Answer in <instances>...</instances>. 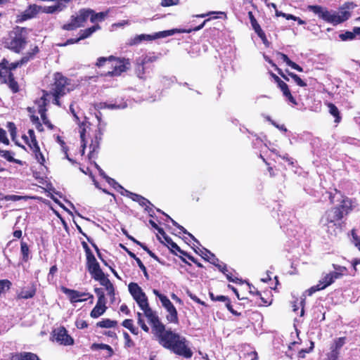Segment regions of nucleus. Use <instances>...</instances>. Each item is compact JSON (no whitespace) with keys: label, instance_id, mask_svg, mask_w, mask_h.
<instances>
[{"label":"nucleus","instance_id":"nucleus-1","mask_svg":"<svg viewBox=\"0 0 360 360\" xmlns=\"http://www.w3.org/2000/svg\"><path fill=\"white\" fill-rule=\"evenodd\" d=\"M134 299L143 311L144 315L151 326L152 333L158 343L176 355L191 359L193 352L188 345V341L185 337L172 331L171 328L166 329L165 325L161 321L156 311L150 307L146 294L143 293V297L139 295Z\"/></svg>","mask_w":360,"mask_h":360},{"label":"nucleus","instance_id":"nucleus-2","mask_svg":"<svg viewBox=\"0 0 360 360\" xmlns=\"http://www.w3.org/2000/svg\"><path fill=\"white\" fill-rule=\"evenodd\" d=\"M327 193L329 202L333 206L324 211L319 224L329 238H336L343 231L347 217L354 210L353 201L337 188Z\"/></svg>","mask_w":360,"mask_h":360},{"label":"nucleus","instance_id":"nucleus-3","mask_svg":"<svg viewBox=\"0 0 360 360\" xmlns=\"http://www.w3.org/2000/svg\"><path fill=\"white\" fill-rule=\"evenodd\" d=\"M98 68H105L106 70L101 75L103 77H119L122 73L126 72L130 66L128 58H118L114 56L109 57H99L96 63Z\"/></svg>","mask_w":360,"mask_h":360},{"label":"nucleus","instance_id":"nucleus-4","mask_svg":"<svg viewBox=\"0 0 360 360\" xmlns=\"http://www.w3.org/2000/svg\"><path fill=\"white\" fill-rule=\"evenodd\" d=\"M70 82L71 79L61 72H58L53 75V81L51 84L50 91H47L48 96L53 97V104L61 106L60 98L72 89L70 87Z\"/></svg>","mask_w":360,"mask_h":360},{"label":"nucleus","instance_id":"nucleus-5","mask_svg":"<svg viewBox=\"0 0 360 360\" xmlns=\"http://www.w3.org/2000/svg\"><path fill=\"white\" fill-rule=\"evenodd\" d=\"M27 32L25 27L16 26L9 34L6 46L15 53H20L27 44Z\"/></svg>","mask_w":360,"mask_h":360},{"label":"nucleus","instance_id":"nucleus-6","mask_svg":"<svg viewBox=\"0 0 360 360\" xmlns=\"http://www.w3.org/2000/svg\"><path fill=\"white\" fill-rule=\"evenodd\" d=\"M91 13V8L80 9L76 15L71 16L70 22L64 24L62 26V29L64 30L72 31L84 26V24L87 21V20L89 18L90 19Z\"/></svg>","mask_w":360,"mask_h":360},{"label":"nucleus","instance_id":"nucleus-7","mask_svg":"<svg viewBox=\"0 0 360 360\" xmlns=\"http://www.w3.org/2000/svg\"><path fill=\"white\" fill-rule=\"evenodd\" d=\"M50 341L63 346H72L75 343L73 338L68 334L67 329L63 326L52 330Z\"/></svg>","mask_w":360,"mask_h":360},{"label":"nucleus","instance_id":"nucleus-8","mask_svg":"<svg viewBox=\"0 0 360 360\" xmlns=\"http://www.w3.org/2000/svg\"><path fill=\"white\" fill-rule=\"evenodd\" d=\"M86 266L91 278L95 281L101 282L107 278V276L101 269L100 264L97 262L94 255L86 257Z\"/></svg>","mask_w":360,"mask_h":360},{"label":"nucleus","instance_id":"nucleus-9","mask_svg":"<svg viewBox=\"0 0 360 360\" xmlns=\"http://www.w3.org/2000/svg\"><path fill=\"white\" fill-rule=\"evenodd\" d=\"M42 96L38 99H37L34 102L38 105V112L41 115V120L43 122V124H45L49 129H53V125L51 122V121L49 120L46 112L47 108L46 106L48 105V94L47 91L42 90Z\"/></svg>","mask_w":360,"mask_h":360},{"label":"nucleus","instance_id":"nucleus-10","mask_svg":"<svg viewBox=\"0 0 360 360\" xmlns=\"http://www.w3.org/2000/svg\"><path fill=\"white\" fill-rule=\"evenodd\" d=\"M307 8L323 20L336 25L335 11H329L327 8L319 5H309Z\"/></svg>","mask_w":360,"mask_h":360},{"label":"nucleus","instance_id":"nucleus-11","mask_svg":"<svg viewBox=\"0 0 360 360\" xmlns=\"http://www.w3.org/2000/svg\"><path fill=\"white\" fill-rule=\"evenodd\" d=\"M0 84H6L13 94L20 91V85L12 72L0 70Z\"/></svg>","mask_w":360,"mask_h":360},{"label":"nucleus","instance_id":"nucleus-12","mask_svg":"<svg viewBox=\"0 0 360 360\" xmlns=\"http://www.w3.org/2000/svg\"><path fill=\"white\" fill-rule=\"evenodd\" d=\"M61 291L65 294L71 303L85 302L87 299L93 300L94 296L89 292H80L62 286Z\"/></svg>","mask_w":360,"mask_h":360},{"label":"nucleus","instance_id":"nucleus-13","mask_svg":"<svg viewBox=\"0 0 360 360\" xmlns=\"http://www.w3.org/2000/svg\"><path fill=\"white\" fill-rule=\"evenodd\" d=\"M269 75L277 84V86L282 91L283 96L285 97L290 103L297 105V102L292 95L288 85L274 72H269Z\"/></svg>","mask_w":360,"mask_h":360},{"label":"nucleus","instance_id":"nucleus-14","mask_svg":"<svg viewBox=\"0 0 360 360\" xmlns=\"http://www.w3.org/2000/svg\"><path fill=\"white\" fill-rule=\"evenodd\" d=\"M161 304L168 313L166 316V319L168 323L179 324V320L177 310L169 299L166 297L161 301Z\"/></svg>","mask_w":360,"mask_h":360},{"label":"nucleus","instance_id":"nucleus-15","mask_svg":"<svg viewBox=\"0 0 360 360\" xmlns=\"http://www.w3.org/2000/svg\"><path fill=\"white\" fill-rule=\"evenodd\" d=\"M210 20V18H207V19L205 20L200 25H199L198 26H196L193 28H189V29H177V28H176V29H172V30H165V31L157 32V33H155L156 39L163 38V37H166L168 36H172L176 33H188V34L192 32L198 31V30L202 29L203 27L205 26V25L206 24V22Z\"/></svg>","mask_w":360,"mask_h":360},{"label":"nucleus","instance_id":"nucleus-16","mask_svg":"<svg viewBox=\"0 0 360 360\" xmlns=\"http://www.w3.org/2000/svg\"><path fill=\"white\" fill-rule=\"evenodd\" d=\"M126 196L130 198L131 200L138 202L141 206H145V210L147 211L150 217H153L154 212L153 210V205L143 196L132 193L127 190H125Z\"/></svg>","mask_w":360,"mask_h":360},{"label":"nucleus","instance_id":"nucleus-17","mask_svg":"<svg viewBox=\"0 0 360 360\" xmlns=\"http://www.w3.org/2000/svg\"><path fill=\"white\" fill-rule=\"evenodd\" d=\"M207 252L212 255L213 260L211 262L212 264H214L215 266L218 268V269L222 272L226 277L229 281L233 282L237 284H241L243 283V280L241 278H238L237 277H234L232 274V273L229 272L227 268L226 264H220L218 263L219 259L216 257V256L212 253L210 250H207Z\"/></svg>","mask_w":360,"mask_h":360},{"label":"nucleus","instance_id":"nucleus-18","mask_svg":"<svg viewBox=\"0 0 360 360\" xmlns=\"http://www.w3.org/2000/svg\"><path fill=\"white\" fill-rule=\"evenodd\" d=\"M354 7H356V4L353 2H345L340 8V14L339 15L335 12L336 25L347 20L351 17V12L348 10L353 9Z\"/></svg>","mask_w":360,"mask_h":360},{"label":"nucleus","instance_id":"nucleus-19","mask_svg":"<svg viewBox=\"0 0 360 360\" xmlns=\"http://www.w3.org/2000/svg\"><path fill=\"white\" fill-rule=\"evenodd\" d=\"M248 18L250 19L252 27L254 30V31L255 32V33L261 39V40L262 41L264 46L266 47H269L270 46V42L267 39L266 34L261 28L259 24L258 23L257 20L255 18L252 11L248 12Z\"/></svg>","mask_w":360,"mask_h":360},{"label":"nucleus","instance_id":"nucleus-20","mask_svg":"<svg viewBox=\"0 0 360 360\" xmlns=\"http://www.w3.org/2000/svg\"><path fill=\"white\" fill-rule=\"evenodd\" d=\"M209 296L213 302H224L226 309L230 313L236 316H240L242 314L240 312L235 310L231 304L230 298L225 295H215L212 292H209Z\"/></svg>","mask_w":360,"mask_h":360},{"label":"nucleus","instance_id":"nucleus-21","mask_svg":"<svg viewBox=\"0 0 360 360\" xmlns=\"http://www.w3.org/2000/svg\"><path fill=\"white\" fill-rule=\"evenodd\" d=\"M103 133L100 128H98L94 134V138L91 141V143L89 145L90 151L88 155L89 158L91 159L94 158V153L98 152V150L100 147V142L102 139Z\"/></svg>","mask_w":360,"mask_h":360},{"label":"nucleus","instance_id":"nucleus-22","mask_svg":"<svg viewBox=\"0 0 360 360\" xmlns=\"http://www.w3.org/2000/svg\"><path fill=\"white\" fill-rule=\"evenodd\" d=\"M9 360H41L39 356L30 352H13L9 355Z\"/></svg>","mask_w":360,"mask_h":360},{"label":"nucleus","instance_id":"nucleus-23","mask_svg":"<svg viewBox=\"0 0 360 360\" xmlns=\"http://www.w3.org/2000/svg\"><path fill=\"white\" fill-rule=\"evenodd\" d=\"M41 6L37 4L30 5L22 13L21 20H27L31 19L37 15V13H41Z\"/></svg>","mask_w":360,"mask_h":360},{"label":"nucleus","instance_id":"nucleus-24","mask_svg":"<svg viewBox=\"0 0 360 360\" xmlns=\"http://www.w3.org/2000/svg\"><path fill=\"white\" fill-rule=\"evenodd\" d=\"M65 7L66 5L62 4L61 2H56V4L53 6H41L40 8L41 13L53 14L61 12Z\"/></svg>","mask_w":360,"mask_h":360},{"label":"nucleus","instance_id":"nucleus-25","mask_svg":"<svg viewBox=\"0 0 360 360\" xmlns=\"http://www.w3.org/2000/svg\"><path fill=\"white\" fill-rule=\"evenodd\" d=\"M21 64L18 60H16L15 62L10 63L8 60H7L6 58H4L1 59L0 62V70H2L6 72H12L18 68L21 67Z\"/></svg>","mask_w":360,"mask_h":360},{"label":"nucleus","instance_id":"nucleus-26","mask_svg":"<svg viewBox=\"0 0 360 360\" xmlns=\"http://www.w3.org/2000/svg\"><path fill=\"white\" fill-rule=\"evenodd\" d=\"M156 39L155 34L154 35L141 34L135 36L134 38L129 39L128 45L135 46L139 44L143 41H152Z\"/></svg>","mask_w":360,"mask_h":360},{"label":"nucleus","instance_id":"nucleus-27","mask_svg":"<svg viewBox=\"0 0 360 360\" xmlns=\"http://www.w3.org/2000/svg\"><path fill=\"white\" fill-rule=\"evenodd\" d=\"M345 342H346L345 337H341V338H336L334 340L333 344L330 347L332 356H335V358H338V356L339 354V351L343 347V345L345 344Z\"/></svg>","mask_w":360,"mask_h":360},{"label":"nucleus","instance_id":"nucleus-28","mask_svg":"<svg viewBox=\"0 0 360 360\" xmlns=\"http://www.w3.org/2000/svg\"><path fill=\"white\" fill-rule=\"evenodd\" d=\"M105 303L106 302L98 303V302H97L96 306L93 308L90 313L91 317L96 319L103 315L107 309Z\"/></svg>","mask_w":360,"mask_h":360},{"label":"nucleus","instance_id":"nucleus-29","mask_svg":"<svg viewBox=\"0 0 360 360\" xmlns=\"http://www.w3.org/2000/svg\"><path fill=\"white\" fill-rule=\"evenodd\" d=\"M28 136L24 134L22 136V139L24 140L25 143L30 147H33L34 146L38 145V141L37 140V137L33 129H29L27 131Z\"/></svg>","mask_w":360,"mask_h":360},{"label":"nucleus","instance_id":"nucleus-30","mask_svg":"<svg viewBox=\"0 0 360 360\" xmlns=\"http://www.w3.org/2000/svg\"><path fill=\"white\" fill-rule=\"evenodd\" d=\"M37 292V287L36 284L32 283V285L29 290H21L20 292L18 295V299H30L35 296Z\"/></svg>","mask_w":360,"mask_h":360},{"label":"nucleus","instance_id":"nucleus-31","mask_svg":"<svg viewBox=\"0 0 360 360\" xmlns=\"http://www.w3.org/2000/svg\"><path fill=\"white\" fill-rule=\"evenodd\" d=\"M276 55L279 56L280 58L282 59L283 62H285L288 66L291 67L292 69L296 70L298 72H303V68L296 63L292 61L286 54L281 52H278Z\"/></svg>","mask_w":360,"mask_h":360},{"label":"nucleus","instance_id":"nucleus-32","mask_svg":"<svg viewBox=\"0 0 360 360\" xmlns=\"http://www.w3.org/2000/svg\"><path fill=\"white\" fill-rule=\"evenodd\" d=\"M100 284L104 286L108 292V295L111 297L112 301L115 300V290L113 284L110 282L108 278H105L103 281L99 282Z\"/></svg>","mask_w":360,"mask_h":360},{"label":"nucleus","instance_id":"nucleus-33","mask_svg":"<svg viewBox=\"0 0 360 360\" xmlns=\"http://www.w3.org/2000/svg\"><path fill=\"white\" fill-rule=\"evenodd\" d=\"M14 153L7 150L0 149V156L6 159L9 162L16 163L22 165V162L20 160H18L13 158Z\"/></svg>","mask_w":360,"mask_h":360},{"label":"nucleus","instance_id":"nucleus-34","mask_svg":"<svg viewBox=\"0 0 360 360\" xmlns=\"http://www.w3.org/2000/svg\"><path fill=\"white\" fill-rule=\"evenodd\" d=\"M101 29V27L99 25L96 24L94 25L89 28H86L85 30H82L79 32V39L80 40L85 39L88 37H89L96 30Z\"/></svg>","mask_w":360,"mask_h":360},{"label":"nucleus","instance_id":"nucleus-35","mask_svg":"<svg viewBox=\"0 0 360 360\" xmlns=\"http://www.w3.org/2000/svg\"><path fill=\"white\" fill-rule=\"evenodd\" d=\"M20 252L22 255V261L24 262H27L30 259V251L28 244L24 240H21L20 242Z\"/></svg>","mask_w":360,"mask_h":360},{"label":"nucleus","instance_id":"nucleus-36","mask_svg":"<svg viewBox=\"0 0 360 360\" xmlns=\"http://www.w3.org/2000/svg\"><path fill=\"white\" fill-rule=\"evenodd\" d=\"M92 350L105 349L108 351L107 357H111L114 354L112 348L106 344L103 343H94L91 346Z\"/></svg>","mask_w":360,"mask_h":360},{"label":"nucleus","instance_id":"nucleus-37","mask_svg":"<svg viewBox=\"0 0 360 360\" xmlns=\"http://www.w3.org/2000/svg\"><path fill=\"white\" fill-rule=\"evenodd\" d=\"M326 105L328 108L330 114L335 117V122L339 123L341 121L342 117L337 106L333 103H328Z\"/></svg>","mask_w":360,"mask_h":360},{"label":"nucleus","instance_id":"nucleus-38","mask_svg":"<svg viewBox=\"0 0 360 360\" xmlns=\"http://www.w3.org/2000/svg\"><path fill=\"white\" fill-rule=\"evenodd\" d=\"M212 14H217L219 15L212 16V17L210 18V20L211 19L221 18L222 17H224V18H226V13L225 12H223V11H210V12L206 13H201V14L195 15H193V17L202 18H205L207 16H211Z\"/></svg>","mask_w":360,"mask_h":360},{"label":"nucleus","instance_id":"nucleus-39","mask_svg":"<svg viewBox=\"0 0 360 360\" xmlns=\"http://www.w3.org/2000/svg\"><path fill=\"white\" fill-rule=\"evenodd\" d=\"M129 291L132 295L133 298H135L136 296L141 295L143 297V294L144 293L141 288V287L136 283H130L129 285Z\"/></svg>","mask_w":360,"mask_h":360},{"label":"nucleus","instance_id":"nucleus-40","mask_svg":"<svg viewBox=\"0 0 360 360\" xmlns=\"http://www.w3.org/2000/svg\"><path fill=\"white\" fill-rule=\"evenodd\" d=\"M117 321L109 319H103L96 323V326L102 328H110L117 326Z\"/></svg>","mask_w":360,"mask_h":360},{"label":"nucleus","instance_id":"nucleus-41","mask_svg":"<svg viewBox=\"0 0 360 360\" xmlns=\"http://www.w3.org/2000/svg\"><path fill=\"white\" fill-rule=\"evenodd\" d=\"M30 150L34 153L36 160L41 164L44 165L45 162V158L42 153L41 152L39 144L37 146H34L33 147L30 148Z\"/></svg>","mask_w":360,"mask_h":360},{"label":"nucleus","instance_id":"nucleus-42","mask_svg":"<svg viewBox=\"0 0 360 360\" xmlns=\"http://www.w3.org/2000/svg\"><path fill=\"white\" fill-rule=\"evenodd\" d=\"M108 12H99L96 13L94 10L91 9V13L90 15V21L91 22H96L97 21H103L105 18L107 16Z\"/></svg>","mask_w":360,"mask_h":360},{"label":"nucleus","instance_id":"nucleus-43","mask_svg":"<svg viewBox=\"0 0 360 360\" xmlns=\"http://www.w3.org/2000/svg\"><path fill=\"white\" fill-rule=\"evenodd\" d=\"M135 74L136 75L140 78V79H145V64H143L142 62L137 63L135 66Z\"/></svg>","mask_w":360,"mask_h":360},{"label":"nucleus","instance_id":"nucleus-44","mask_svg":"<svg viewBox=\"0 0 360 360\" xmlns=\"http://www.w3.org/2000/svg\"><path fill=\"white\" fill-rule=\"evenodd\" d=\"M285 72L288 74V75L290 76L298 86L301 87H305L307 86V83L304 80H302L297 74L290 72L288 70H286Z\"/></svg>","mask_w":360,"mask_h":360},{"label":"nucleus","instance_id":"nucleus-45","mask_svg":"<svg viewBox=\"0 0 360 360\" xmlns=\"http://www.w3.org/2000/svg\"><path fill=\"white\" fill-rule=\"evenodd\" d=\"M80 127V139H81V148L82 150H85L86 146V142L85 139V133H86V128H85V124L84 122H82L79 125Z\"/></svg>","mask_w":360,"mask_h":360},{"label":"nucleus","instance_id":"nucleus-46","mask_svg":"<svg viewBox=\"0 0 360 360\" xmlns=\"http://www.w3.org/2000/svg\"><path fill=\"white\" fill-rule=\"evenodd\" d=\"M334 282L332 276L329 274H327L319 283H321V286L323 287V290L331 285Z\"/></svg>","mask_w":360,"mask_h":360},{"label":"nucleus","instance_id":"nucleus-47","mask_svg":"<svg viewBox=\"0 0 360 360\" xmlns=\"http://www.w3.org/2000/svg\"><path fill=\"white\" fill-rule=\"evenodd\" d=\"M170 221L172 222L173 226L176 227L181 232H182L184 234L188 235L193 240H196L195 237L191 233H189L184 226L179 224L175 220H174L173 219H170Z\"/></svg>","mask_w":360,"mask_h":360},{"label":"nucleus","instance_id":"nucleus-48","mask_svg":"<svg viewBox=\"0 0 360 360\" xmlns=\"http://www.w3.org/2000/svg\"><path fill=\"white\" fill-rule=\"evenodd\" d=\"M31 122L35 125L36 129L40 131H44V127L42 126V124L40 122L38 116L36 115H30Z\"/></svg>","mask_w":360,"mask_h":360},{"label":"nucleus","instance_id":"nucleus-49","mask_svg":"<svg viewBox=\"0 0 360 360\" xmlns=\"http://www.w3.org/2000/svg\"><path fill=\"white\" fill-rule=\"evenodd\" d=\"M94 292L98 297L97 302H98V303L106 302V299H105V293H104L103 288H95Z\"/></svg>","mask_w":360,"mask_h":360},{"label":"nucleus","instance_id":"nucleus-50","mask_svg":"<svg viewBox=\"0 0 360 360\" xmlns=\"http://www.w3.org/2000/svg\"><path fill=\"white\" fill-rule=\"evenodd\" d=\"M339 38L342 41L353 40L355 39L354 32L346 31L345 33H342L339 35Z\"/></svg>","mask_w":360,"mask_h":360},{"label":"nucleus","instance_id":"nucleus-51","mask_svg":"<svg viewBox=\"0 0 360 360\" xmlns=\"http://www.w3.org/2000/svg\"><path fill=\"white\" fill-rule=\"evenodd\" d=\"M8 131L10 132L12 140H15L17 135V129L15 124L13 122H9L7 124Z\"/></svg>","mask_w":360,"mask_h":360},{"label":"nucleus","instance_id":"nucleus-52","mask_svg":"<svg viewBox=\"0 0 360 360\" xmlns=\"http://www.w3.org/2000/svg\"><path fill=\"white\" fill-rule=\"evenodd\" d=\"M269 63L271 65L272 67L277 71L278 74L285 81H289V77L283 72V70L279 68L271 60H269Z\"/></svg>","mask_w":360,"mask_h":360},{"label":"nucleus","instance_id":"nucleus-53","mask_svg":"<svg viewBox=\"0 0 360 360\" xmlns=\"http://www.w3.org/2000/svg\"><path fill=\"white\" fill-rule=\"evenodd\" d=\"M123 336L124 338V347H125L129 348V347H132L134 346V342H133L131 337L127 332H125V331L123 332Z\"/></svg>","mask_w":360,"mask_h":360},{"label":"nucleus","instance_id":"nucleus-54","mask_svg":"<svg viewBox=\"0 0 360 360\" xmlns=\"http://www.w3.org/2000/svg\"><path fill=\"white\" fill-rule=\"evenodd\" d=\"M135 261L136 262L139 267L141 269V270L143 271V275L144 276L146 277V278L147 280L149 279V275L148 274V271H147V269L146 268V266H144V264H143V262H141V260L138 257V258H136Z\"/></svg>","mask_w":360,"mask_h":360},{"label":"nucleus","instance_id":"nucleus-55","mask_svg":"<svg viewBox=\"0 0 360 360\" xmlns=\"http://www.w3.org/2000/svg\"><path fill=\"white\" fill-rule=\"evenodd\" d=\"M0 142L5 144V145H9V140L7 138L6 136V131L0 127Z\"/></svg>","mask_w":360,"mask_h":360},{"label":"nucleus","instance_id":"nucleus-56","mask_svg":"<svg viewBox=\"0 0 360 360\" xmlns=\"http://www.w3.org/2000/svg\"><path fill=\"white\" fill-rule=\"evenodd\" d=\"M179 0H162L160 5L163 7H169L179 4Z\"/></svg>","mask_w":360,"mask_h":360},{"label":"nucleus","instance_id":"nucleus-57","mask_svg":"<svg viewBox=\"0 0 360 360\" xmlns=\"http://www.w3.org/2000/svg\"><path fill=\"white\" fill-rule=\"evenodd\" d=\"M188 297L193 300L196 303H198L202 306H205L206 307L207 304H205V302L204 301H202L200 299H199L195 295L190 292H187Z\"/></svg>","mask_w":360,"mask_h":360},{"label":"nucleus","instance_id":"nucleus-58","mask_svg":"<svg viewBox=\"0 0 360 360\" xmlns=\"http://www.w3.org/2000/svg\"><path fill=\"white\" fill-rule=\"evenodd\" d=\"M333 267L338 272H340L341 274H342V276L346 275L347 274V269L345 266L333 264Z\"/></svg>","mask_w":360,"mask_h":360},{"label":"nucleus","instance_id":"nucleus-59","mask_svg":"<svg viewBox=\"0 0 360 360\" xmlns=\"http://www.w3.org/2000/svg\"><path fill=\"white\" fill-rule=\"evenodd\" d=\"M259 297L260 300V302L257 303L259 307L269 306L271 304V300L265 299L262 295Z\"/></svg>","mask_w":360,"mask_h":360},{"label":"nucleus","instance_id":"nucleus-60","mask_svg":"<svg viewBox=\"0 0 360 360\" xmlns=\"http://www.w3.org/2000/svg\"><path fill=\"white\" fill-rule=\"evenodd\" d=\"M311 346L309 347V349H301L300 352H299V356L301 357V358H304V356H305V354L306 353H309L310 352H311L313 350V348L314 347V342H311L310 343Z\"/></svg>","mask_w":360,"mask_h":360},{"label":"nucleus","instance_id":"nucleus-61","mask_svg":"<svg viewBox=\"0 0 360 360\" xmlns=\"http://www.w3.org/2000/svg\"><path fill=\"white\" fill-rule=\"evenodd\" d=\"M169 249L170 250L171 252L173 255L179 256L177 252L179 251L181 248L176 243H172V244H171V246H169Z\"/></svg>","mask_w":360,"mask_h":360},{"label":"nucleus","instance_id":"nucleus-62","mask_svg":"<svg viewBox=\"0 0 360 360\" xmlns=\"http://www.w3.org/2000/svg\"><path fill=\"white\" fill-rule=\"evenodd\" d=\"M82 245L85 251L86 258L94 255L91 249L89 248L88 244L85 241L82 242Z\"/></svg>","mask_w":360,"mask_h":360},{"label":"nucleus","instance_id":"nucleus-63","mask_svg":"<svg viewBox=\"0 0 360 360\" xmlns=\"http://www.w3.org/2000/svg\"><path fill=\"white\" fill-rule=\"evenodd\" d=\"M76 327L79 329H84L88 327V323L84 320H79L75 323Z\"/></svg>","mask_w":360,"mask_h":360},{"label":"nucleus","instance_id":"nucleus-64","mask_svg":"<svg viewBox=\"0 0 360 360\" xmlns=\"http://www.w3.org/2000/svg\"><path fill=\"white\" fill-rule=\"evenodd\" d=\"M122 326L128 330L134 326L133 320L132 319H125L122 321Z\"/></svg>","mask_w":360,"mask_h":360}]
</instances>
